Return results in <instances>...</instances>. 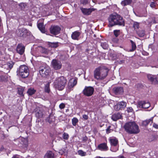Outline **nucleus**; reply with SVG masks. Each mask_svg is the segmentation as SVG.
Wrapping results in <instances>:
<instances>
[{"label": "nucleus", "mask_w": 158, "mask_h": 158, "mask_svg": "<svg viewBox=\"0 0 158 158\" xmlns=\"http://www.w3.org/2000/svg\"><path fill=\"white\" fill-rule=\"evenodd\" d=\"M109 27H111L115 25L119 26H125L124 20L122 17L116 14L110 15L108 19Z\"/></svg>", "instance_id": "nucleus-1"}, {"label": "nucleus", "mask_w": 158, "mask_h": 158, "mask_svg": "<svg viewBox=\"0 0 158 158\" xmlns=\"http://www.w3.org/2000/svg\"><path fill=\"white\" fill-rule=\"evenodd\" d=\"M109 70L106 68L99 67L96 68L94 72V78L98 80H102L107 75Z\"/></svg>", "instance_id": "nucleus-2"}, {"label": "nucleus", "mask_w": 158, "mask_h": 158, "mask_svg": "<svg viewBox=\"0 0 158 158\" xmlns=\"http://www.w3.org/2000/svg\"><path fill=\"white\" fill-rule=\"evenodd\" d=\"M124 128L126 131L130 134H137L140 131L139 126L134 122L126 123Z\"/></svg>", "instance_id": "nucleus-3"}, {"label": "nucleus", "mask_w": 158, "mask_h": 158, "mask_svg": "<svg viewBox=\"0 0 158 158\" xmlns=\"http://www.w3.org/2000/svg\"><path fill=\"white\" fill-rule=\"evenodd\" d=\"M67 80L63 76L57 77L54 81V85L55 87L60 90H61L64 88Z\"/></svg>", "instance_id": "nucleus-4"}, {"label": "nucleus", "mask_w": 158, "mask_h": 158, "mask_svg": "<svg viewBox=\"0 0 158 158\" xmlns=\"http://www.w3.org/2000/svg\"><path fill=\"white\" fill-rule=\"evenodd\" d=\"M28 68L25 65H20V76L23 78L27 77L29 75Z\"/></svg>", "instance_id": "nucleus-5"}, {"label": "nucleus", "mask_w": 158, "mask_h": 158, "mask_svg": "<svg viewBox=\"0 0 158 158\" xmlns=\"http://www.w3.org/2000/svg\"><path fill=\"white\" fill-rule=\"evenodd\" d=\"M94 89L91 86H85L82 92L84 95L87 97L91 96L94 93Z\"/></svg>", "instance_id": "nucleus-6"}, {"label": "nucleus", "mask_w": 158, "mask_h": 158, "mask_svg": "<svg viewBox=\"0 0 158 158\" xmlns=\"http://www.w3.org/2000/svg\"><path fill=\"white\" fill-rule=\"evenodd\" d=\"M39 72L42 77H45L49 75L50 70L48 68L41 66L39 68Z\"/></svg>", "instance_id": "nucleus-7"}, {"label": "nucleus", "mask_w": 158, "mask_h": 158, "mask_svg": "<svg viewBox=\"0 0 158 158\" xmlns=\"http://www.w3.org/2000/svg\"><path fill=\"white\" fill-rule=\"evenodd\" d=\"M52 66L56 70L60 69L62 67V64L61 62L56 59H53L51 62Z\"/></svg>", "instance_id": "nucleus-8"}, {"label": "nucleus", "mask_w": 158, "mask_h": 158, "mask_svg": "<svg viewBox=\"0 0 158 158\" xmlns=\"http://www.w3.org/2000/svg\"><path fill=\"white\" fill-rule=\"evenodd\" d=\"M61 28L58 26L52 25L50 28V33L54 35L59 34Z\"/></svg>", "instance_id": "nucleus-9"}, {"label": "nucleus", "mask_w": 158, "mask_h": 158, "mask_svg": "<svg viewBox=\"0 0 158 158\" xmlns=\"http://www.w3.org/2000/svg\"><path fill=\"white\" fill-rule=\"evenodd\" d=\"M127 103L123 101L118 102L114 106V109L117 111L122 110L126 106Z\"/></svg>", "instance_id": "nucleus-10"}, {"label": "nucleus", "mask_w": 158, "mask_h": 158, "mask_svg": "<svg viewBox=\"0 0 158 158\" xmlns=\"http://www.w3.org/2000/svg\"><path fill=\"white\" fill-rule=\"evenodd\" d=\"M35 115L36 117L40 118L43 117L44 111V110L40 107H36L35 110Z\"/></svg>", "instance_id": "nucleus-11"}, {"label": "nucleus", "mask_w": 158, "mask_h": 158, "mask_svg": "<svg viewBox=\"0 0 158 158\" xmlns=\"http://www.w3.org/2000/svg\"><path fill=\"white\" fill-rule=\"evenodd\" d=\"M27 139H23L22 140V146L20 147V151L23 153L25 152L27 149L28 145Z\"/></svg>", "instance_id": "nucleus-12"}, {"label": "nucleus", "mask_w": 158, "mask_h": 158, "mask_svg": "<svg viewBox=\"0 0 158 158\" xmlns=\"http://www.w3.org/2000/svg\"><path fill=\"white\" fill-rule=\"evenodd\" d=\"M113 91L116 94H122L123 92V89L122 87H115L113 89Z\"/></svg>", "instance_id": "nucleus-13"}, {"label": "nucleus", "mask_w": 158, "mask_h": 158, "mask_svg": "<svg viewBox=\"0 0 158 158\" xmlns=\"http://www.w3.org/2000/svg\"><path fill=\"white\" fill-rule=\"evenodd\" d=\"M122 117V114L117 113L114 114L111 117V118L113 121H116L119 119H121Z\"/></svg>", "instance_id": "nucleus-14"}, {"label": "nucleus", "mask_w": 158, "mask_h": 158, "mask_svg": "<svg viewBox=\"0 0 158 158\" xmlns=\"http://www.w3.org/2000/svg\"><path fill=\"white\" fill-rule=\"evenodd\" d=\"M81 33L77 31H76L73 32L71 35L72 39L74 40H78Z\"/></svg>", "instance_id": "nucleus-15"}, {"label": "nucleus", "mask_w": 158, "mask_h": 158, "mask_svg": "<svg viewBox=\"0 0 158 158\" xmlns=\"http://www.w3.org/2000/svg\"><path fill=\"white\" fill-rule=\"evenodd\" d=\"M29 34V32L27 31L26 29L25 28H22L20 32V37L22 38H24L26 37Z\"/></svg>", "instance_id": "nucleus-16"}, {"label": "nucleus", "mask_w": 158, "mask_h": 158, "mask_svg": "<svg viewBox=\"0 0 158 158\" xmlns=\"http://www.w3.org/2000/svg\"><path fill=\"white\" fill-rule=\"evenodd\" d=\"M81 10L83 14L86 15H90L91 12L94 10L93 9H86L82 8H81Z\"/></svg>", "instance_id": "nucleus-17"}, {"label": "nucleus", "mask_w": 158, "mask_h": 158, "mask_svg": "<svg viewBox=\"0 0 158 158\" xmlns=\"http://www.w3.org/2000/svg\"><path fill=\"white\" fill-rule=\"evenodd\" d=\"M98 148L102 150L106 151L108 150V147L106 143H101L98 146Z\"/></svg>", "instance_id": "nucleus-18"}, {"label": "nucleus", "mask_w": 158, "mask_h": 158, "mask_svg": "<svg viewBox=\"0 0 158 158\" xmlns=\"http://www.w3.org/2000/svg\"><path fill=\"white\" fill-rule=\"evenodd\" d=\"M54 154L51 151H48L44 156V158H54Z\"/></svg>", "instance_id": "nucleus-19"}, {"label": "nucleus", "mask_w": 158, "mask_h": 158, "mask_svg": "<svg viewBox=\"0 0 158 158\" xmlns=\"http://www.w3.org/2000/svg\"><path fill=\"white\" fill-rule=\"evenodd\" d=\"M110 145L111 146H116L118 144V141L117 139H110Z\"/></svg>", "instance_id": "nucleus-20"}, {"label": "nucleus", "mask_w": 158, "mask_h": 158, "mask_svg": "<svg viewBox=\"0 0 158 158\" xmlns=\"http://www.w3.org/2000/svg\"><path fill=\"white\" fill-rule=\"evenodd\" d=\"M153 117H152L150 119L148 120H146L143 121L142 123V125L143 126H147L150 122L151 123H152L153 122Z\"/></svg>", "instance_id": "nucleus-21"}, {"label": "nucleus", "mask_w": 158, "mask_h": 158, "mask_svg": "<svg viewBox=\"0 0 158 158\" xmlns=\"http://www.w3.org/2000/svg\"><path fill=\"white\" fill-rule=\"evenodd\" d=\"M37 27L43 33H44L45 32V27H44L43 23H39L37 24Z\"/></svg>", "instance_id": "nucleus-22"}, {"label": "nucleus", "mask_w": 158, "mask_h": 158, "mask_svg": "<svg viewBox=\"0 0 158 158\" xmlns=\"http://www.w3.org/2000/svg\"><path fill=\"white\" fill-rule=\"evenodd\" d=\"M136 33L140 37H143L145 35V31L143 30L136 31Z\"/></svg>", "instance_id": "nucleus-23"}, {"label": "nucleus", "mask_w": 158, "mask_h": 158, "mask_svg": "<svg viewBox=\"0 0 158 158\" xmlns=\"http://www.w3.org/2000/svg\"><path fill=\"white\" fill-rule=\"evenodd\" d=\"M132 2L131 0H123L121 3V5L123 6H125L130 4Z\"/></svg>", "instance_id": "nucleus-24"}, {"label": "nucleus", "mask_w": 158, "mask_h": 158, "mask_svg": "<svg viewBox=\"0 0 158 158\" xmlns=\"http://www.w3.org/2000/svg\"><path fill=\"white\" fill-rule=\"evenodd\" d=\"M126 141H127L128 143L129 144L130 146L134 147L135 146V142L134 139H128V140L127 141L126 140Z\"/></svg>", "instance_id": "nucleus-25"}, {"label": "nucleus", "mask_w": 158, "mask_h": 158, "mask_svg": "<svg viewBox=\"0 0 158 158\" xmlns=\"http://www.w3.org/2000/svg\"><path fill=\"white\" fill-rule=\"evenodd\" d=\"M36 91V90L34 89L31 88L28 90L27 93L29 95H32L34 94Z\"/></svg>", "instance_id": "nucleus-26"}, {"label": "nucleus", "mask_w": 158, "mask_h": 158, "mask_svg": "<svg viewBox=\"0 0 158 158\" xmlns=\"http://www.w3.org/2000/svg\"><path fill=\"white\" fill-rule=\"evenodd\" d=\"M48 45L49 47L53 48H56L58 46V42L52 43L49 42Z\"/></svg>", "instance_id": "nucleus-27"}, {"label": "nucleus", "mask_w": 158, "mask_h": 158, "mask_svg": "<svg viewBox=\"0 0 158 158\" xmlns=\"http://www.w3.org/2000/svg\"><path fill=\"white\" fill-rule=\"evenodd\" d=\"M130 42L131 44L132 48L130 50V51L132 52L136 49V46L135 44L133 41L131 40Z\"/></svg>", "instance_id": "nucleus-28"}, {"label": "nucleus", "mask_w": 158, "mask_h": 158, "mask_svg": "<svg viewBox=\"0 0 158 158\" xmlns=\"http://www.w3.org/2000/svg\"><path fill=\"white\" fill-rule=\"evenodd\" d=\"M77 83V81L76 80H74L73 82L72 81L69 82V85L70 88L74 86Z\"/></svg>", "instance_id": "nucleus-29"}, {"label": "nucleus", "mask_w": 158, "mask_h": 158, "mask_svg": "<svg viewBox=\"0 0 158 158\" xmlns=\"http://www.w3.org/2000/svg\"><path fill=\"white\" fill-rule=\"evenodd\" d=\"M144 104H145V101H139L137 103V107L139 108H143Z\"/></svg>", "instance_id": "nucleus-30"}, {"label": "nucleus", "mask_w": 158, "mask_h": 158, "mask_svg": "<svg viewBox=\"0 0 158 158\" xmlns=\"http://www.w3.org/2000/svg\"><path fill=\"white\" fill-rule=\"evenodd\" d=\"M139 23L136 22H134L133 23V27L135 30L138 29L139 27Z\"/></svg>", "instance_id": "nucleus-31"}, {"label": "nucleus", "mask_w": 158, "mask_h": 158, "mask_svg": "<svg viewBox=\"0 0 158 158\" xmlns=\"http://www.w3.org/2000/svg\"><path fill=\"white\" fill-rule=\"evenodd\" d=\"M7 77L6 76L2 75L0 76V81H7Z\"/></svg>", "instance_id": "nucleus-32"}, {"label": "nucleus", "mask_w": 158, "mask_h": 158, "mask_svg": "<svg viewBox=\"0 0 158 158\" xmlns=\"http://www.w3.org/2000/svg\"><path fill=\"white\" fill-rule=\"evenodd\" d=\"M78 120L76 118H73L72 119V123L74 126H76L77 123H78Z\"/></svg>", "instance_id": "nucleus-33"}, {"label": "nucleus", "mask_w": 158, "mask_h": 158, "mask_svg": "<svg viewBox=\"0 0 158 158\" xmlns=\"http://www.w3.org/2000/svg\"><path fill=\"white\" fill-rule=\"evenodd\" d=\"M25 46L20 44V55H23L24 52Z\"/></svg>", "instance_id": "nucleus-34"}, {"label": "nucleus", "mask_w": 158, "mask_h": 158, "mask_svg": "<svg viewBox=\"0 0 158 158\" xmlns=\"http://www.w3.org/2000/svg\"><path fill=\"white\" fill-rule=\"evenodd\" d=\"M101 46L104 49H106L108 47V45L106 42H102L101 43Z\"/></svg>", "instance_id": "nucleus-35"}, {"label": "nucleus", "mask_w": 158, "mask_h": 158, "mask_svg": "<svg viewBox=\"0 0 158 158\" xmlns=\"http://www.w3.org/2000/svg\"><path fill=\"white\" fill-rule=\"evenodd\" d=\"M78 154L82 156H85L86 153L85 152H83L82 150H79L78 151Z\"/></svg>", "instance_id": "nucleus-36"}, {"label": "nucleus", "mask_w": 158, "mask_h": 158, "mask_svg": "<svg viewBox=\"0 0 158 158\" xmlns=\"http://www.w3.org/2000/svg\"><path fill=\"white\" fill-rule=\"evenodd\" d=\"M119 30H115L114 31V35L116 37H117L120 35Z\"/></svg>", "instance_id": "nucleus-37"}, {"label": "nucleus", "mask_w": 158, "mask_h": 158, "mask_svg": "<svg viewBox=\"0 0 158 158\" xmlns=\"http://www.w3.org/2000/svg\"><path fill=\"white\" fill-rule=\"evenodd\" d=\"M151 82L154 85L158 84V81L155 77H154Z\"/></svg>", "instance_id": "nucleus-38"}, {"label": "nucleus", "mask_w": 158, "mask_h": 158, "mask_svg": "<svg viewBox=\"0 0 158 158\" xmlns=\"http://www.w3.org/2000/svg\"><path fill=\"white\" fill-rule=\"evenodd\" d=\"M150 106V105L149 102H145V104H144L143 108L147 109L149 108Z\"/></svg>", "instance_id": "nucleus-39"}, {"label": "nucleus", "mask_w": 158, "mask_h": 158, "mask_svg": "<svg viewBox=\"0 0 158 158\" xmlns=\"http://www.w3.org/2000/svg\"><path fill=\"white\" fill-rule=\"evenodd\" d=\"M27 7L26 4L24 3H20V9L22 10H24Z\"/></svg>", "instance_id": "nucleus-40"}, {"label": "nucleus", "mask_w": 158, "mask_h": 158, "mask_svg": "<svg viewBox=\"0 0 158 158\" xmlns=\"http://www.w3.org/2000/svg\"><path fill=\"white\" fill-rule=\"evenodd\" d=\"M45 91L48 93L49 92L50 89L49 84H47L46 85L45 87Z\"/></svg>", "instance_id": "nucleus-41"}, {"label": "nucleus", "mask_w": 158, "mask_h": 158, "mask_svg": "<svg viewBox=\"0 0 158 158\" xmlns=\"http://www.w3.org/2000/svg\"><path fill=\"white\" fill-rule=\"evenodd\" d=\"M88 0H80L81 3L83 5H86L88 3Z\"/></svg>", "instance_id": "nucleus-42"}, {"label": "nucleus", "mask_w": 158, "mask_h": 158, "mask_svg": "<svg viewBox=\"0 0 158 158\" xmlns=\"http://www.w3.org/2000/svg\"><path fill=\"white\" fill-rule=\"evenodd\" d=\"M155 77L154 76L152 75H148L147 76L148 78L151 81Z\"/></svg>", "instance_id": "nucleus-43"}, {"label": "nucleus", "mask_w": 158, "mask_h": 158, "mask_svg": "<svg viewBox=\"0 0 158 158\" xmlns=\"http://www.w3.org/2000/svg\"><path fill=\"white\" fill-rule=\"evenodd\" d=\"M13 65V64L12 62H11V63H8L6 64V65L10 69H11L12 68Z\"/></svg>", "instance_id": "nucleus-44"}, {"label": "nucleus", "mask_w": 158, "mask_h": 158, "mask_svg": "<svg viewBox=\"0 0 158 158\" xmlns=\"http://www.w3.org/2000/svg\"><path fill=\"white\" fill-rule=\"evenodd\" d=\"M110 127L111 126H109L106 129V132L107 134L110 132L111 131H112L111 129H110Z\"/></svg>", "instance_id": "nucleus-45"}, {"label": "nucleus", "mask_w": 158, "mask_h": 158, "mask_svg": "<svg viewBox=\"0 0 158 158\" xmlns=\"http://www.w3.org/2000/svg\"><path fill=\"white\" fill-rule=\"evenodd\" d=\"M69 137V135L66 133H64L63 135V138H68Z\"/></svg>", "instance_id": "nucleus-46"}, {"label": "nucleus", "mask_w": 158, "mask_h": 158, "mask_svg": "<svg viewBox=\"0 0 158 158\" xmlns=\"http://www.w3.org/2000/svg\"><path fill=\"white\" fill-rule=\"evenodd\" d=\"M127 111L128 113L132 112L133 110L131 107H129L127 108Z\"/></svg>", "instance_id": "nucleus-47"}, {"label": "nucleus", "mask_w": 158, "mask_h": 158, "mask_svg": "<svg viewBox=\"0 0 158 158\" xmlns=\"http://www.w3.org/2000/svg\"><path fill=\"white\" fill-rule=\"evenodd\" d=\"M65 104L63 103H61L59 105V107L61 109H64L65 107Z\"/></svg>", "instance_id": "nucleus-48"}, {"label": "nucleus", "mask_w": 158, "mask_h": 158, "mask_svg": "<svg viewBox=\"0 0 158 158\" xmlns=\"http://www.w3.org/2000/svg\"><path fill=\"white\" fill-rule=\"evenodd\" d=\"M16 51L18 53L20 54V44H19L17 47Z\"/></svg>", "instance_id": "nucleus-49"}, {"label": "nucleus", "mask_w": 158, "mask_h": 158, "mask_svg": "<svg viewBox=\"0 0 158 158\" xmlns=\"http://www.w3.org/2000/svg\"><path fill=\"white\" fill-rule=\"evenodd\" d=\"M24 88L22 87L21 88H20V93L21 92V94H20V97L21 96H23V92L24 91Z\"/></svg>", "instance_id": "nucleus-50"}, {"label": "nucleus", "mask_w": 158, "mask_h": 158, "mask_svg": "<svg viewBox=\"0 0 158 158\" xmlns=\"http://www.w3.org/2000/svg\"><path fill=\"white\" fill-rule=\"evenodd\" d=\"M150 6L152 8L156 6V4L154 2H151L150 4Z\"/></svg>", "instance_id": "nucleus-51"}, {"label": "nucleus", "mask_w": 158, "mask_h": 158, "mask_svg": "<svg viewBox=\"0 0 158 158\" xmlns=\"http://www.w3.org/2000/svg\"><path fill=\"white\" fill-rule=\"evenodd\" d=\"M83 118L85 120H87L88 119V117L87 115L84 114L83 115Z\"/></svg>", "instance_id": "nucleus-52"}, {"label": "nucleus", "mask_w": 158, "mask_h": 158, "mask_svg": "<svg viewBox=\"0 0 158 158\" xmlns=\"http://www.w3.org/2000/svg\"><path fill=\"white\" fill-rule=\"evenodd\" d=\"M153 126L156 129H158V125L156 124L155 123H154L153 124Z\"/></svg>", "instance_id": "nucleus-53"}, {"label": "nucleus", "mask_w": 158, "mask_h": 158, "mask_svg": "<svg viewBox=\"0 0 158 158\" xmlns=\"http://www.w3.org/2000/svg\"><path fill=\"white\" fill-rule=\"evenodd\" d=\"M25 60H26V58H25V55L24 54L23 55V56H22V59L21 60L24 61Z\"/></svg>", "instance_id": "nucleus-54"}, {"label": "nucleus", "mask_w": 158, "mask_h": 158, "mask_svg": "<svg viewBox=\"0 0 158 158\" xmlns=\"http://www.w3.org/2000/svg\"><path fill=\"white\" fill-rule=\"evenodd\" d=\"M118 62L119 64H121L124 63V60H120L119 61H118Z\"/></svg>", "instance_id": "nucleus-55"}, {"label": "nucleus", "mask_w": 158, "mask_h": 158, "mask_svg": "<svg viewBox=\"0 0 158 158\" xmlns=\"http://www.w3.org/2000/svg\"><path fill=\"white\" fill-rule=\"evenodd\" d=\"M42 52L46 53L47 52V50L45 48H43L42 50Z\"/></svg>", "instance_id": "nucleus-56"}, {"label": "nucleus", "mask_w": 158, "mask_h": 158, "mask_svg": "<svg viewBox=\"0 0 158 158\" xmlns=\"http://www.w3.org/2000/svg\"><path fill=\"white\" fill-rule=\"evenodd\" d=\"M118 150V149H115V150H113L112 148H110V150L112 151V152H116L117 151V150Z\"/></svg>", "instance_id": "nucleus-57"}, {"label": "nucleus", "mask_w": 158, "mask_h": 158, "mask_svg": "<svg viewBox=\"0 0 158 158\" xmlns=\"http://www.w3.org/2000/svg\"><path fill=\"white\" fill-rule=\"evenodd\" d=\"M12 158H19V157L17 156V155H15L13 156Z\"/></svg>", "instance_id": "nucleus-58"}, {"label": "nucleus", "mask_w": 158, "mask_h": 158, "mask_svg": "<svg viewBox=\"0 0 158 158\" xmlns=\"http://www.w3.org/2000/svg\"><path fill=\"white\" fill-rule=\"evenodd\" d=\"M95 158H108V157H101L100 156H98L96 157Z\"/></svg>", "instance_id": "nucleus-59"}, {"label": "nucleus", "mask_w": 158, "mask_h": 158, "mask_svg": "<svg viewBox=\"0 0 158 158\" xmlns=\"http://www.w3.org/2000/svg\"><path fill=\"white\" fill-rule=\"evenodd\" d=\"M4 149V148L3 147H2L0 149V150L1 151H3Z\"/></svg>", "instance_id": "nucleus-60"}, {"label": "nucleus", "mask_w": 158, "mask_h": 158, "mask_svg": "<svg viewBox=\"0 0 158 158\" xmlns=\"http://www.w3.org/2000/svg\"><path fill=\"white\" fill-rule=\"evenodd\" d=\"M118 158H126L124 157L123 156H119L118 157Z\"/></svg>", "instance_id": "nucleus-61"}, {"label": "nucleus", "mask_w": 158, "mask_h": 158, "mask_svg": "<svg viewBox=\"0 0 158 158\" xmlns=\"http://www.w3.org/2000/svg\"><path fill=\"white\" fill-rule=\"evenodd\" d=\"M53 117V115H52V114H50L49 115V118L50 119V118H51V117Z\"/></svg>", "instance_id": "nucleus-62"}, {"label": "nucleus", "mask_w": 158, "mask_h": 158, "mask_svg": "<svg viewBox=\"0 0 158 158\" xmlns=\"http://www.w3.org/2000/svg\"><path fill=\"white\" fill-rule=\"evenodd\" d=\"M17 75H19V73H20L19 69L18 70H18H17Z\"/></svg>", "instance_id": "nucleus-63"}, {"label": "nucleus", "mask_w": 158, "mask_h": 158, "mask_svg": "<svg viewBox=\"0 0 158 158\" xmlns=\"http://www.w3.org/2000/svg\"><path fill=\"white\" fill-rule=\"evenodd\" d=\"M49 134H50V135L51 137H52L53 136V135L52 133H50Z\"/></svg>", "instance_id": "nucleus-64"}]
</instances>
